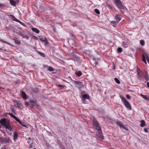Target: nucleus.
<instances>
[{
	"label": "nucleus",
	"mask_w": 149,
	"mask_h": 149,
	"mask_svg": "<svg viewBox=\"0 0 149 149\" xmlns=\"http://www.w3.org/2000/svg\"><path fill=\"white\" fill-rule=\"evenodd\" d=\"M144 77H145V79L147 81H149V78L148 74L146 73V74H144Z\"/></svg>",
	"instance_id": "nucleus-25"
},
{
	"label": "nucleus",
	"mask_w": 149,
	"mask_h": 149,
	"mask_svg": "<svg viewBox=\"0 0 149 149\" xmlns=\"http://www.w3.org/2000/svg\"><path fill=\"white\" fill-rule=\"evenodd\" d=\"M33 49L35 50L36 52V51H37V49H36V47L35 46H33Z\"/></svg>",
	"instance_id": "nucleus-47"
},
{
	"label": "nucleus",
	"mask_w": 149,
	"mask_h": 149,
	"mask_svg": "<svg viewBox=\"0 0 149 149\" xmlns=\"http://www.w3.org/2000/svg\"><path fill=\"white\" fill-rule=\"evenodd\" d=\"M19 124H20L22 126L24 127H26V126L24 124H23L22 122H21V123H19Z\"/></svg>",
	"instance_id": "nucleus-43"
},
{
	"label": "nucleus",
	"mask_w": 149,
	"mask_h": 149,
	"mask_svg": "<svg viewBox=\"0 0 149 149\" xmlns=\"http://www.w3.org/2000/svg\"><path fill=\"white\" fill-rule=\"evenodd\" d=\"M10 2V4L13 6H16V2L14 0H9Z\"/></svg>",
	"instance_id": "nucleus-19"
},
{
	"label": "nucleus",
	"mask_w": 149,
	"mask_h": 149,
	"mask_svg": "<svg viewBox=\"0 0 149 149\" xmlns=\"http://www.w3.org/2000/svg\"><path fill=\"white\" fill-rule=\"evenodd\" d=\"M141 123L140 124V126L142 127H143L145 126V122L144 120H142L141 121Z\"/></svg>",
	"instance_id": "nucleus-20"
},
{
	"label": "nucleus",
	"mask_w": 149,
	"mask_h": 149,
	"mask_svg": "<svg viewBox=\"0 0 149 149\" xmlns=\"http://www.w3.org/2000/svg\"><path fill=\"white\" fill-rule=\"evenodd\" d=\"M111 23L112 24H115L116 25V24H117V21H112L111 22Z\"/></svg>",
	"instance_id": "nucleus-36"
},
{
	"label": "nucleus",
	"mask_w": 149,
	"mask_h": 149,
	"mask_svg": "<svg viewBox=\"0 0 149 149\" xmlns=\"http://www.w3.org/2000/svg\"><path fill=\"white\" fill-rule=\"evenodd\" d=\"M48 70L50 71H52L54 70L53 68L51 66H49Z\"/></svg>",
	"instance_id": "nucleus-28"
},
{
	"label": "nucleus",
	"mask_w": 149,
	"mask_h": 149,
	"mask_svg": "<svg viewBox=\"0 0 149 149\" xmlns=\"http://www.w3.org/2000/svg\"><path fill=\"white\" fill-rule=\"evenodd\" d=\"M19 35L23 37H24L25 35L23 34L22 32H20L19 33Z\"/></svg>",
	"instance_id": "nucleus-39"
},
{
	"label": "nucleus",
	"mask_w": 149,
	"mask_h": 149,
	"mask_svg": "<svg viewBox=\"0 0 149 149\" xmlns=\"http://www.w3.org/2000/svg\"><path fill=\"white\" fill-rule=\"evenodd\" d=\"M11 141L9 138H5L3 140L2 142L4 143H9Z\"/></svg>",
	"instance_id": "nucleus-8"
},
{
	"label": "nucleus",
	"mask_w": 149,
	"mask_h": 149,
	"mask_svg": "<svg viewBox=\"0 0 149 149\" xmlns=\"http://www.w3.org/2000/svg\"><path fill=\"white\" fill-rule=\"evenodd\" d=\"M126 97L127 99H131L130 96L128 94H127L126 95Z\"/></svg>",
	"instance_id": "nucleus-38"
},
{
	"label": "nucleus",
	"mask_w": 149,
	"mask_h": 149,
	"mask_svg": "<svg viewBox=\"0 0 149 149\" xmlns=\"http://www.w3.org/2000/svg\"><path fill=\"white\" fill-rule=\"evenodd\" d=\"M12 117L13 118H14V119H15L16 120L17 122L19 123H21V121L19 120V119H18L16 116H15L14 115H13Z\"/></svg>",
	"instance_id": "nucleus-21"
},
{
	"label": "nucleus",
	"mask_w": 149,
	"mask_h": 149,
	"mask_svg": "<svg viewBox=\"0 0 149 149\" xmlns=\"http://www.w3.org/2000/svg\"><path fill=\"white\" fill-rule=\"evenodd\" d=\"M93 126L94 128L99 132L100 131H102L101 127L99 126V124L96 125H94Z\"/></svg>",
	"instance_id": "nucleus-9"
},
{
	"label": "nucleus",
	"mask_w": 149,
	"mask_h": 149,
	"mask_svg": "<svg viewBox=\"0 0 149 149\" xmlns=\"http://www.w3.org/2000/svg\"><path fill=\"white\" fill-rule=\"evenodd\" d=\"M18 22L20 24L22 25L23 26H24L25 24H24L22 22H21L20 21H19H19L17 22Z\"/></svg>",
	"instance_id": "nucleus-37"
},
{
	"label": "nucleus",
	"mask_w": 149,
	"mask_h": 149,
	"mask_svg": "<svg viewBox=\"0 0 149 149\" xmlns=\"http://www.w3.org/2000/svg\"><path fill=\"white\" fill-rule=\"evenodd\" d=\"M117 52L118 53H121L122 52V49L121 47H118L117 49Z\"/></svg>",
	"instance_id": "nucleus-27"
},
{
	"label": "nucleus",
	"mask_w": 149,
	"mask_h": 149,
	"mask_svg": "<svg viewBox=\"0 0 149 149\" xmlns=\"http://www.w3.org/2000/svg\"><path fill=\"white\" fill-rule=\"evenodd\" d=\"M3 89V88H2V87L0 86V89Z\"/></svg>",
	"instance_id": "nucleus-52"
},
{
	"label": "nucleus",
	"mask_w": 149,
	"mask_h": 149,
	"mask_svg": "<svg viewBox=\"0 0 149 149\" xmlns=\"http://www.w3.org/2000/svg\"><path fill=\"white\" fill-rule=\"evenodd\" d=\"M89 98V96L87 94H84L82 95V99L83 100L85 101L86 99Z\"/></svg>",
	"instance_id": "nucleus-11"
},
{
	"label": "nucleus",
	"mask_w": 149,
	"mask_h": 149,
	"mask_svg": "<svg viewBox=\"0 0 149 149\" xmlns=\"http://www.w3.org/2000/svg\"><path fill=\"white\" fill-rule=\"evenodd\" d=\"M75 74L78 77H80L82 75V72L81 71H79L77 72H76Z\"/></svg>",
	"instance_id": "nucleus-23"
},
{
	"label": "nucleus",
	"mask_w": 149,
	"mask_h": 149,
	"mask_svg": "<svg viewBox=\"0 0 149 149\" xmlns=\"http://www.w3.org/2000/svg\"><path fill=\"white\" fill-rule=\"evenodd\" d=\"M18 133L17 132H15L13 135V139L14 141H15L18 138Z\"/></svg>",
	"instance_id": "nucleus-13"
},
{
	"label": "nucleus",
	"mask_w": 149,
	"mask_h": 149,
	"mask_svg": "<svg viewBox=\"0 0 149 149\" xmlns=\"http://www.w3.org/2000/svg\"><path fill=\"white\" fill-rule=\"evenodd\" d=\"M123 46L125 47V48L127 47L128 46V45L127 44H126L125 42H123Z\"/></svg>",
	"instance_id": "nucleus-33"
},
{
	"label": "nucleus",
	"mask_w": 149,
	"mask_h": 149,
	"mask_svg": "<svg viewBox=\"0 0 149 149\" xmlns=\"http://www.w3.org/2000/svg\"><path fill=\"white\" fill-rule=\"evenodd\" d=\"M7 114H8L10 115L11 117H12V116L13 115V114L12 113H11L10 112H9L8 113H7Z\"/></svg>",
	"instance_id": "nucleus-42"
},
{
	"label": "nucleus",
	"mask_w": 149,
	"mask_h": 149,
	"mask_svg": "<svg viewBox=\"0 0 149 149\" xmlns=\"http://www.w3.org/2000/svg\"><path fill=\"white\" fill-rule=\"evenodd\" d=\"M121 99H122V101L124 103V102H125V101H127L124 97H120Z\"/></svg>",
	"instance_id": "nucleus-32"
},
{
	"label": "nucleus",
	"mask_w": 149,
	"mask_h": 149,
	"mask_svg": "<svg viewBox=\"0 0 149 149\" xmlns=\"http://www.w3.org/2000/svg\"><path fill=\"white\" fill-rule=\"evenodd\" d=\"M14 106L19 109H22L23 105L22 104L19 102H18L15 100L14 101Z\"/></svg>",
	"instance_id": "nucleus-5"
},
{
	"label": "nucleus",
	"mask_w": 149,
	"mask_h": 149,
	"mask_svg": "<svg viewBox=\"0 0 149 149\" xmlns=\"http://www.w3.org/2000/svg\"><path fill=\"white\" fill-rule=\"evenodd\" d=\"M75 58L76 59V61H79V60L80 59L78 57H75Z\"/></svg>",
	"instance_id": "nucleus-44"
},
{
	"label": "nucleus",
	"mask_w": 149,
	"mask_h": 149,
	"mask_svg": "<svg viewBox=\"0 0 149 149\" xmlns=\"http://www.w3.org/2000/svg\"><path fill=\"white\" fill-rule=\"evenodd\" d=\"M33 145H30L29 146V147H30L31 148H33Z\"/></svg>",
	"instance_id": "nucleus-49"
},
{
	"label": "nucleus",
	"mask_w": 149,
	"mask_h": 149,
	"mask_svg": "<svg viewBox=\"0 0 149 149\" xmlns=\"http://www.w3.org/2000/svg\"><path fill=\"white\" fill-rule=\"evenodd\" d=\"M34 37L35 38H37V37L36 36H34Z\"/></svg>",
	"instance_id": "nucleus-51"
},
{
	"label": "nucleus",
	"mask_w": 149,
	"mask_h": 149,
	"mask_svg": "<svg viewBox=\"0 0 149 149\" xmlns=\"http://www.w3.org/2000/svg\"><path fill=\"white\" fill-rule=\"evenodd\" d=\"M31 29L33 32L37 33H38L40 32L39 30L36 28H32Z\"/></svg>",
	"instance_id": "nucleus-16"
},
{
	"label": "nucleus",
	"mask_w": 149,
	"mask_h": 149,
	"mask_svg": "<svg viewBox=\"0 0 149 149\" xmlns=\"http://www.w3.org/2000/svg\"><path fill=\"white\" fill-rule=\"evenodd\" d=\"M58 86L60 88L62 89L65 86L62 85H61L58 84Z\"/></svg>",
	"instance_id": "nucleus-34"
},
{
	"label": "nucleus",
	"mask_w": 149,
	"mask_h": 149,
	"mask_svg": "<svg viewBox=\"0 0 149 149\" xmlns=\"http://www.w3.org/2000/svg\"><path fill=\"white\" fill-rule=\"evenodd\" d=\"M24 38H25L27 39H28L29 38V37L28 35H25Z\"/></svg>",
	"instance_id": "nucleus-41"
},
{
	"label": "nucleus",
	"mask_w": 149,
	"mask_h": 149,
	"mask_svg": "<svg viewBox=\"0 0 149 149\" xmlns=\"http://www.w3.org/2000/svg\"><path fill=\"white\" fill-rule=\"evenodd\" d=\"M96 135L99 139H104V136L102 134V131L99 132L98 133L96 134Z\"/></svg>",
	"instance_id": "nucleus-6"
},
{
	"label": "nucleus",
	"mask_w": 149,
	"mask_h": 149,
	"mask_svg": "<svg viewBox=\"0 0 149 149\" xmlns=\"http://www.w3.org/2000/svg\"><path fill=\"white\" fill-rule=\"evenodd\" d=\"M140 43L142 46H143L145 45L144 41L143 40H141L140 41Z\"/></svg>",
	"instance_id": "nucleus-29"
},
{
	"label": "nucleus",
	"mask_w": 149,
	"mask_h": 149,
	"mask_svg": "<svg viewBox=\"0 0 149 149\" xmlns=\"http://www.w3.org/2000/svg\"><path fill=\"white\" fill-rule=\"evenodd\" d=\"M36 52L41 56L42 57H45V55L43 53L40 52L38 51H36Z\"/></svg>",
	"instance_id": "nucleus-24"
},
{
	"label": "nucleus",
	"mask_w": 149,
	"mask_h": 149,
	"mask_svg": "<svg viewBox=\"0 0 149 149\" xmlns=\"http://www.w3.org/2000/svg\"><path fill=\"white\" fill-rule=\"evenodd\" d=\"M12 112L13 113H15V109L13 107L12 108Z\"/></svg>",
	"instance_id": "nucleus-40"
},
{
	"label": "nucleus",
	"mask_w": 149,
	"mask_h": 149,
	"mask_svg": "<svg viewBox=\"0 0 149 149\" xmlns=\"http://www.w3.org/2000/svg\"><path fill=\"white\" fill-rule=\"evenodd\" d=\"M22 95L23 98L24 100H26L27 97L25 93L22 91H21Z\"/></svg>",
	"instance_id": "nucleus-12"
},
{
	"label": "nucleus",
	"mask_w": 149,
	"mask_h": 149,
	"mask_svg": "<svg viewBox=\"0 0 149 149\" xmlns=\"http://www.w3.org/2000/svg\"><path fill=\"white\" fill-rule=\"evenodd\" d=\"M0 50H1V48H0Z\"/></svg>",
	"instance_id": "nucleus-54"
},
{
	"label": "nucleus",
	"mask_w": 149,
	"mask_h": 149,
	"mask_svg": "<svg viewBox=\"0 0 149 149\" xmlns=\"http://www.w3.org/2000/svg\"><path fill=\"white\" fill-rule=\"evenodd\" d=\"M0 123L6 129L9 130L10 131H12V128L10 126L9 123L8 122L5 118L1 119L0 121Z\"/></svg>",
	"instance_id": "nucleus-1"
},
{
	"label": "nucleus",
	"mask_w": 149,
	"mask_h": 149,
	"mask_svg": "<svg viewBox=\"0 0 149 149\" xmlns=\"http://www.w3.org/2000/svg\"><path fill=\"white\" fill-rule=\"evenodd\" d=\"M114 80L118 84H120V82L119 81V80L118 79V78H114Z\"/></svg>",
	"instance_id": "nucleus-30"
},
{
	"label": "nucleus",
	"mask_w": 149,
	"mask_h": 149,
	"mask_svg": "<svg viewBox=\"0 0 149 149\" xmlns=\"http://www.w3.org/2000/svg\"><path fill=\"white\" fill-rule=\"evenodd\" d=\"M114 3L116 7L120 10H123L124 9L121 1L120 0H114Z\"/></svg>",
	"instance_id": "nucleus-2"
},
{
	"label": "nucleus",
	"mask_w": 149,
	"mask_h": 149,
	"mask_svg": "<svg viewBox=\"0 0 149 149\" xmlns=\"http://www.w3.org/2000/svg\"><path fill=\"white\" fill-rule=\"evenodd\" d=\"M95 12L97 14H99L100 13V12L99 10L97 9H95L94 10Z\"/></svg>",
	"instance_id": "nucleus-31"
},
{
	"label": "nucleus",
	"mask_w": 149,
	"mask_h": 149,
	"mask_svg": "<svg viewBox=\"0 0 149 149\" xmlns=\"http://www.w3.org/2000/svg\"><path fill=\"white\" fill-rule=\"evenodd\" d=\"M144 130L146 132H147L148 131L147 129L146 128H144Z\"/></svg>",
	"instance_id": "nucleus-46"
},
{
	"label": "nucleus",
	"mask_w": 149,
	"mask_h": 149,
	"mask_svg": "<svg viewBox=\"0 0 149 149\" xmlns=\"http://www.w3.org/2000/svg\"><path fill=\"white\" fill-rule=\"evenodd\" d=\"M29 101L31 103H33L34 104H36L37 103V102L36 100L32 99L30 100Z\"/></svg>",
	"instance_id": "nucleus-26"
},
{
	"label": "nucleus",
	"mask_w": 149,
	"mask_h": 149,
	"mask_svg": "<svg viewBox=\"0 0 149 149\" xmlns=\"http://www.w3.org/2000/svg\"><path fill=\"white\" fill-rule=\"evenodd\" d=\"M70 78L72 82L75 84L76 86L78 87L80 89L84 87L83 82L73 80L70 77Z\"/></svg>",
	"instance_id": "nucleus-3"
},
{
	"label": "nucleus",
	"mask_w": 149,
	"mask_h": 149,
	"mask_svg": "<svg viewBox=\"0 0 149 149\" xmlns=\"http://www.w3.org/2000/svg\"><path fill=\"white\" fill-rule=\"evenodd\" d=\"M124 104L125 106L128 109H129L130 110L131 109V106L129 103L127 101H125V102H124Z\"/></svg>",
	"instance_id": "nucleus-7"
},
{
	"label": "nucleus",
	"mask_w": 149,
	"mask_h": 149,
	"mask_svg": "<svg viewBox=\"0 0 149 149\" xmlns=\"http://www.w3.org/2000/svg\"><path fill=\"white\" fill-rule=\"evenodd\" d=\"M147 86L149 88V82H148L147 83Z\"/></svg>",
	"instance_id": "nucleus-48"
},
{
	"label": "nucleus",
	"mask_w": 149,
	"mask_h": 149,
	"mask_svg": "<svg viewBox=\"0 0 149 149\" xmlns=\"http://www.w3.org/2000/svg\"><path fill=\"white\" fill-rule=\"evenodd\" d=\"M16 1H18L19 0H16Z\"/></svg>",
	"instance_id": "nucleus-53"
},
{
	"label": "nucleus",
	"mask_w": 149,
	"mask_h": 149,
	"mask_svg": "<svg viewBox=\"0 0 149 149\" xmlns=\"http://www.w3.org/2000/svg\"><path fill=\"white\" fill-rule=\"evenodd\" d=\"M116 125L119 126L120 128H123L125 130L127 131H128V129L127 126L123 124L119 121H117L116 122Z\"/></svg>",
	"instance_id": "nucleus-4"
},
{
	"label": "nucleus",
	"mask_w": 149,
	"mask_h": 149,
	"mask_svg": "<svg viewBox=\"0 0 149 149\" xmlns=\"http://www.w3.org/2000/svg\"><path fill=\"white\" fill-rule=\"evenodd\" d=\"M40 40L43 42H45L46 43L47 42V40L46 38L44 37H42L40 38Z\"/></svg>",
	"instance_id": "nucleus-18"
},
{
	"label": "nucleus",
	"mask_w": 149,
	"mask_h": 149,
	"mask_svg": "<svg viewBox=\"0 0 149 149\" xmlns=\"http://www.w3.org/2000/svg\"><path fill=\"white\" fill-rule=\"evenodd\" d=\"M15 43L17 45H19L21 42L17 38H15L14 39Z\"/></svg>",
	"instance_id": "nucleus-17"
},
{
	"label": "nucleus",
	"mask_w": 149,
	"mask_h": 149,
	"mask_svg": "<svg viewBox=\"0 0 149 149\" xmlns=\"http://www.w3.org/2000/svg\"><path fill=\"white\" fill-rule=\"evenodd\" d=\"M141 96L146 100H149V97L146 95L141 94Z\"/></svg>",
	"instance_id": "nucleus-14"
},
{
	"label": "nucleus",
	"mask_w": 149,
	"mask_h": 149,
	"mask_svg": "<svg viewBox=\"0 0 149 149\" xmlns=\"http://www.w3.org/2000/svg\"><path fill=\"white\" fill-rule=\"evenodd\" d=\"M0 41H1V42H3V41L2 40V39H0Z\"/></svg>",
	"instance_id": "nucleus-50"
},
{
	"label": "nucleus",
	"mask_w": 149,
	"mask_h": 149,
	"mask_svg": "<svg viewBox=\"0 0 149 149\" xmlns=\"http://www.w3.org/2000/svg\"><path fill=\"white\" fill-rule=\"evenodd\" d=\"M106 6L107 7H108L109 8L111 9L112 8L111 5L110 4L107 3L106 4Z\"/></svg>",
	"instance_id": "nucleus-35"
},
{
	"label": "nucleus",
	"mask_w": 149,
	"mask_h": 149,
	"mask_svg": "<svg viewBox=\"0 0 149 149\" xmlns=\"http://www.w3.org/2000/svg\"><path fill=\"white\" fill-rule=\"evenodd\" d=\"M93 125H96L99 124L97 122V120L95 119V118L94 117L93 118Z\"/></svg>",
	"instance_id": "nucleus-22"
},
{
	"label": "nucleus",
	"mask_w": 149,
	"mask_h": 149,
	"mask_svg": "<svg viewBox=\"0 0 149 149\" xmlns=\"http://www.w3.org/2000/svg\"><path fill=\"white\" fill-rule=\"evenodd\" d=\"M115 19L117 21V23H118L121 19V17L118 15H115Z\"/></svg>",
	"instance_id": "nucleus-10"
},
{
	"label": "nucleus",
	"mask_w": 149,
	"mask_h": 149,
	"mask_svg": "<svg viewBox=\"0 0 149 149\" xmlns=\"http://www.w3.org/2000/svg\"><path fill=\"white\" fill-rule=\"evenodd\" d=\"M11 17V19L12 20L16 22H17L19 21V20L17 19L13 15H9Z\"/></svg>",
	"instance_id": "nucleus-15"
},
{
	"label": "nucleus",
	"mask_w": 149,
	"mask_h": 149,
	"mask_svg": "<svg viewBox=\"0 0 149 149\" xmlns=\"http://www.w3.org/2000/svg\"><path fill=\"white\" fill-rule=\"evenodd\" d=\"M25 105L26 106H29L30 105V104L29 102H27L25 103Z\"/></svg>",
	"instance_id": "nucleus-45"
}]
</instances>
